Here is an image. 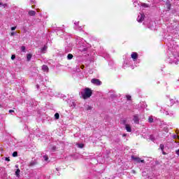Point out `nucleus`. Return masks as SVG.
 Here are the masks:
<instances>
[{"mask_svg": "<svg viewBox=\"0 0 179 179\" xmlns=\"http://www.w3.org/2000/svg\"><path fill=\"white\" fill-rule=\"evenodd\" d=\"M76 145L80 149H83V146H85L83 143H76Z\"/></svg>", "mask_w": 179, "mask_h": 179, "instance_id": "f3484780", "label": "nucleus"}, {"mask_svg": "<svg viewBox=\"0 0 179 179\" xmlns=\"http://www.w3.org/2000/svg\"><path fill=\"white\" fill-rule=\"evenodd\" d=\"M0 107H1V104H0Z\"/></svg>", "mask_w": 179, "mask_h": 179, "instance_id": "de8ad7c7", "label": "nucleus"}, {"mask_svg": "<svg viewBox=\"0 0 179 179\" xmlns=\"http://www.w3.org/2000/svg\"><path fill=\"white\" fill-rule=\"evenodd\" d=\"M36 87H37V89H38V87H39L38 84L36 85Z\"/></svg>", "mask_w": 179, "mask_h": 179, "instance_id": "58836bf2", "label": "nucleus"}, {"mask_svg": "<svg viewBox=\"0 0 179 179\" xmlns=\"http://www.w3.org/2000/svg\"><path fill=\"white\" fill-rule=\"evenodd\" d=\"M21 51L22 52H26V47L25 46H22L21 47Z\"/></svg>", "mask_w": 179, "mask_h": 179, "instance_id": "aec40b11", "label": "nucleus"}, {"mask_svg": "<svg viewBox=\"0 0 179 179\" xmlns=\"http://www.w3.org/2000/svg\"><path fill=\"white\" fill-rule=\"evenodd\" d=\"M3 6L4 8H6V4H3Z\"/></svg>", "mask_w": 179, "mask_h": 179, "instance_id": "ea45409f", "label": "nucleus"}, {"mask_svg": "<svg viewBox=\"0 0 179 179\" xmlns=\"http://www.w3.org/2000/svg\"><path fill=\"white\" fill-rule=\"evenodd\" d=\"M31 57H32V55H31V54H28L27 55V61L29 62V61H30L31 59Z\"/></svg>", "mask_w": 179, "mask_h": 179, "instance_id": "2eb2a0df", "label": "nucleus"}, {"mask_svg": "<svg viewBox=\"0 0 179 179\" xmlns=\"http://www.w3.org/2000/svg\"><path fill=\"white\" fill-rule=\"evenodd\" d=\"M148 122L150 123L153 122V117H152V116L149 117Z\"/></svg>", "mask_w": 179, "mask_h": 179, "instance_id": "412c9836", "label": "nucleus"}, {"mask_svg": "<svg viewBox=\"0 0 179 179\" xmlns=\"http://www.w3.org/2000/svg\"><path fill=\"white\" fill-rule=\"evenodd\" d=\"M141 2L138 1V0H135L133 3L134 6L136 8V6H141Z\"/></svg>", "mask_w": 179, "mask_h": 179, "instance_id": "1a4fd4ad", "label": "nucleus"}, {"mask_svg": "<svg viewBox=\"0 0 179 179\" xmlns=\"http://www.w3.org/2000/svg\"><path fill=\"white\" fill-rule=\"evenodd\" d=\"M15 167L17 169V167H19V165H15Z\"/></svg>", "mask_w": 179, "mask_h": 179, "instance_id": "37998d69", "label": "nucleus"}, {"mask_svg": "<svg viewBox=\"0 0 179 179\" xmlns=\"http://www.w3.org/2000/svg\"><path fill=\"white\" fill-rule=\"evenodd\" d=\"M42 70H43V72H48V66L43 65L42 66Z\"/></svg>", "mask_w": 179, "mask_h": 179, "instance_id": "9d476101", "label": "nucleus"}, {"mask_svg": "<svg viewBox=\"0 0 179 179\" xmlns=\"http://www.w3.org/2000/svg\"><path fill=\"white\" fill-rule=\"evenodd\" d=\"M0 5H2V3H0Z\"/></svg>", "mask_w": 179, "mask_h": 179, "instance_id": "49530a36", "label": "nucleus"}, {"mask_svg": "<svg viewBox=\"0 0 179 179\" xmlns=\"http://www.w3.org/2000/svg\"><path fill=\"white\" fill-rule=\"evenodd\" d=\"M87 110H92V107H91V106H87Z\"/></svg>", "mask_w": 179, "mask_h": 179, "instance_id": "473e14b6", "label": "nucleus"}, {"mask_svg": "<svg viewBox=\"0 0 179 179\" xmlns=\"http://www.w3.org/2000/svg\"><path fill=\"white\" fill-rule=\"evenodd\" d=\"M133 121L135 124H139V115H134L133 116Z\"/></svg>", "mask_w": 179, "mask_h": 179, "instance_id": "0eeeda50", "label": "nucleus"}, {"mask_svg": "<svg viewBox=\"0 0 179 179\" xmlns=\"http://www.w3.org/2000/svg\"><path fill=\"white\" fill-rule=\"evenodd\" d=\"M74 24H75L74 29H75L76 30H78V31H82L83 28H82V27H80V26H79V22H75Z\"/></svg>", "mask_w": 179, "mask_h": 179, "instance_id": "423d86ee", "label": "nucleus"}, {"mask_svg": "<svg viewBox=\"0 0 179 179\" xmlns=\"http://www.w3.org/2000/svg\"><path fill=\"white\" fill-rule=\"evenodd\" d=\"M170 101H171V103H173V99H171Z\"/></svg>", "mask_w": 179, "mask_h": 179, "instance_id": "c03bdc74", "label": "nucleus"}, {"mask_svg": "<svg viewBox=\"0 0 179 179\" xmlns=\"http://www.w3.org/2000/svg\"><path fill=\"white\" fill-rule=\"evenodd\" d=\"M176 155H178V156H179V149L176 151Z\"/></svg>", "mask_w": 179, "mask_h": 179, "instance_id": "72a5a7b5", "label": "nucleus"}, {"mask_svg": "<svg viewBox=\"0 0 179 179\" xmlns=\"http://www.w3.org/2000/svg\"><path fill=\"white\" fill-rule=\"evenodd\" d=\"M43 159H44V161H45V162H47V161L48 160V156L44 155V156H43Z\"/></svg>", "mask_w": 179, "mask_h": 179, "instance_id": "b1692460", "label": "nucleus"}, {"mask_svg": "<svg viewBox=\"0 0 179 179\" xmlns=\"http://www.w3.org/2000/svg\"><path fill=\"white\" fill-rule=\"evenodd\" d=\"M11 30H12V31L16 30V27H11Z\"/></svg>", "mask_w": 179, "mask_h": 179, "instance_id": "2f4dec72", "label": "nucleus"}, {"mask_svg": "<svg viewBox=\"0 0 179 179\" xmlns=\"http://www.w3.org/2000/svg\"><path fill=\"white\" fill-rule=\"evenodd\" d=\"M45 51H47V45H44L43 48H41V52H42L43 54H45Z\"/></svg>", "mask_w": 179, "mask_h": 179, "instance_id": "ddd939ff", "label": "nucleus"}, {"mask_svg": "<svg viewBox=\"0 0 179 179\" xmlns=\"http://www.w3.org/2000/svg\"><path fill=\"white\" fill-rule=\"evenodd\" d=\"M176 137H177V136H176V135H175V136H173V138H176Z\"/></svg>", "mask_w": 179, "mask_h": 179, "instance_id": "a18cd8bd", "label": "nucleus"}, {"mask_svg": "<svg viewBox=\"0 0 179 179\" xmlns=\"http://www.w3.org/2000/svg\"><path fill=\"white\" fill-rule=\"evenodd\" d=\"M28 15H29V16H36V11L29 10V13H28Z\"/></svg>", "mask_w": 179, "mask_h": 179, "instance_id": "f8f14e48", "label": "nucleus"}, {"mask_svg": "<svg viewBox=\"0 0 179 179\" xmlns=\"http://www.w3.org/2000/svg\"><path fill=\"white\" fill-rule=\"evenodd\" d=\"M91 83L93 85H95L96 86H100L101 85V81H100V80L97 79V78H93L91 80Z\"/></svg>", "mask_w": 179, "mask_h": 179, "instance_id": "7ed1b4c3", "label": "nucleus"}, {"mask_svg": "<svg viewBox=\"0 0 179 179\" xmlns=\"http://www.w3.org/2000/svg\"><path fill=\"white\" fill-rule=\"evenodd\" d=\"M159 148H160V149H161V150H162V152H163V150H164V145L160 144Z\"/></svg>", "mask_w": 179, "mask_h": 179, "instance_id": "4be33fe9", "label": "nucleus"}, {"mask_svg": "<svg viewBox=\"0 0 179 179\" xmlns=\"http://www.w3.org/2000/svg\"><path fill=\"white\" fill-rule=\"evenodd\" d=\"M141 6H143V8H148V4L142 3Z\"/></svg>", "mask_w": 179, "mask_h": 179, "instance_id": "cd10ccee", "label": "nucleus"}, {"mask_svg": "<svg viewBox=\"0 0 179 179\" xmlns=\"http://www.w3.org/2000/svg\"><path fill=\"white\" fill-rule=\"evenodd\" d=\"M72 58H73V55H72V54H69V55H67V59L71 60V59H72Z\"/></svg>", "mask_w": 179, "mask_h": 179, "instance_id": "dca6fc26", "label": "nucleus"}, {"mask_svg": "<svg viewBox=\"0 0 179 179\" xmlns=\"http://www.w3.org/2000/svg\"><path fill=\"white\" fill-rule=\"evenodd\" d=\"M76 104H75V102H72V104L71 105V107H76Z\"/></svg>", "mask_w": 179, "mask_h": 179, "instance_id": "c756f323", "label": "nucleus"}, {"mask_svg": "<svg viewBox=\"0 0 179 179\" xmlns=\"http://www.w3.org/2000/svg\"><path fill=\"white\" fill-rule=\"evenodd\" d=\"M15 176L17 178H20V169H17L15 171Z\"/></svg>", "mask_w": 179, "mask_h": 179, "instance_id": "4468645a", "label": "nucleus"}, {"mask_svg": "<svg viewBox=\"0 0 179 179\" xmlns=\"http://www.w3.org/2000/svg\"><path fill=\"white\" fill-rule=\"evenodd\" d=\"M13 157H17V152H14L13 153Z\"/></svg>", "mask_w": 179, "mask_h": 179, "instance_id": "5701e85b", "label": "nucleus"}, {"mask_svg": "<svg viewBox=\"0 0 179 179\" xmlns=\"http://www.w3.org/2000/svg\"><path fill=\"white\" fill-rule=\"evenodd\" d=\"M127 100H131V96L130 95H127L126 96Z\"/></svg>", "mask_w": 179, "mask_h": 179, "instance_id": "c85d7f7f", "label": "nucleus"}, {"mask_svg": "<svg viewBox=\"0 0 179 179\" xmlns=\"http://www.w3.org/2000/svg\"><path fill=\"white\" fill-rule=\"evenodd\" d=\"M131 57L134 59V61H136V59H138V53L133 52Z\"/></svg>", "mask_w": 179, "mask_h": 179, "instance_id": "6e6552de", "label": "nucleus"}, {"mask_svg": "<svg viewBox=\"0 0 179 179\" xmlns=\"http://www.w3.org/2000/svg\"><path fill=\"white\" fill-rule=\"evenodd\" d=\"M144 20H145V15L140 13V15L137 17V22H138L139 23H141V22H143Z\"/></svg>", "mask_w": 179, "mask_h": 179, "instance_id": "39448f33", "label": "nucleus"}, {"mask_svg": "<svg viewBox=\"0 0 179 179\" xmlns=\"http://www.w3.org/2000/svg\"><path fill=\"white\" fill-rule=\"evenodd\" d=\"M9 113H15V110H9Z\"/></svg>", "mask_w": 179, "mask_h": 179, "instance_id": "f704fd0d", "label": "nucleus"}, {"mask_svg": "<svg viewBox=\"0 0 179 179\" xmlns=\"http://www.w3.org/2000/svg\"><path fill=\"white\" fill-rule=\"evenodd\" d=\"M125 128L127 132H131L132 129H131V126L129 124H126Z\"/></svg>", "mask_w": 179, "mask_h": 179, "instance_id": "9b49d317", "label": "nucleus"}, {"mask_svg": "<svg viewBox=\"0 0 179 179\" xmlns=\"http://www.w3.org/2000/svg\"><path fill=\"white\" fill-rule=\"evenodd\" d=\"M15 58H16V55H12L11 59L13 61V59H15Z\"/></svg>", "mask_w": 179, "mask_h": 179, "instance_id": "bb28decb", "label": "nucleus"}, {"mask_svg": "<svg viewBox=\"0 0 179 179\" xmlns=\"http://www.w3.org/2000/svg\"><path fill=\"white\" fill-rule=\"evenodd\" d=\"M10 36H15V32H12V33L10 34Z\"/></svg>", "mask_w": 179, "mask_h": 179, "instance_id": "c9c22d12", "label": "nucleus"}, {"mask_svg": "<svg viewBox=\"0 0 179 179\" xmlns=\"http://www.w3.org/2000/svg\"><path fill=\"white\" fill-rule=\"evenodd\" d=\"M150 141H152V142H155V136L150 135Z\"/></svg>", "mask_w": 179, "mask_h": 179, "instance_id": "6ab92c4d", "label": "nucleus"}, {"mask_svg": "<svg viewBox=\"0 0 179 179\" xmlns=\"http://www.w3.org/2000/svg\"><path fill=\"white\" fill-rule=\"evenodd\" d=\"M92 94V90L90 88H85L83 91L81 92V96L83 99L86 100V99H89Z\"/></svg>", "mask_w": 179, "mask_h": 179, "instance_id": "f03ea898", "label": "nucleus"}, {"mask_svg": "<svg viewBox=\"0 0 179 179\" xmlns=\"http://www.w3.org/2000/svg\"><path fill=\"white\" fill-rule=\"evenodd\" d=\"M55 120H59V113H57L55 114Z\"/></svg>", "mask_w": 179, "mask_h": 179, "instance_id": "a211bd4d", "label": "nucleus"}, {"mask_svg": "<svg viewBox=\"0 0 179 179\" xmlns=\"http://www.w3.org/2000/svg\"><path fill=\"white\" fill-rule=\"evenodd\" d=\"M85 68V66H81V69H83Z\"/></svg>", "mask_w": 179, "mask_h": 179, "instance_id": "4c0bfd02", "label": "nucleus"}, {"mask_svg": "<svg viewBox=\"0 0 179 179\" xmlns=\"http://www.w3.org/2000/svg\"><path fill=\"white\" fill-rule=\"evenodd\" d=\"M132 160H134L136 163H145V160L141 159V158L135 156H131Z\"/></svg>", "mask_w": 179, "mask_h": 179, "instance_id": "20e7f679", "label": "nucleus"}, {"mask_svg": "<svg viewBox=\"0 0 179 179\" xmlns=\"http://www.w3.org/2000/svg\"><path fill=\"white\" fill-rule=\"evenodd\" d=\"M166 62L171 64H175V65H178V62H179L178 53L171 52L169 55L168 58L166 59Z\"/></svg>", "mask_w": 179, "mask_h": 179, "instance_id": "f257e3e1", "label": "nucleus"}, {"mask_svg": "<svg viewBox=\"0 0 179 179\" xmlns=\"http://www.w3.org/2000/svg\"><path fill=\"white\" fill-rule=\"evenodd\" d=\"M166 8L169 10L170 8H171V3H166Z\"/></svg>", "mask_w": 179, "mask_h": 179, "instance_id": "393cba45", "label": "nucleus"}, {"mask_svg": "<svg viewBox=\"0 0 179 179\" xmlns=\"http://www.w3.org/2000/svg\"><path fill=\"white\" fill-rule=\"evenodd\" d=\"M143 108H146L148 107V105H146V103L145 102H143Z\"/></svg>", "mask_w": 179, "mask_h": 179, "instance_id": "a878e982", "label": "nucleus"}, {"mask_svg": "<svg viewBox=\"0 0 179 179\" xmlns=\"http://www.w3.org/2000/svg\"><path fill=\"white\" fill-rule=\"evenodd\" d=\"M162 154L163 155H167V153H166L164 151H162Z\"/></svg>", "mask_w": 179, "mask_h": 179, "instance_id": "e433bc0d", "label": "nucleus"}, {"mask_svg": "<svg viewBox=\"0 0 179 179\" xmlns=\"http://www.w3.org/2000/svg\"><path fill=\"white\" fill-rule=\"evenodd\" d=\"M31 2H32V3H34V1L31 0Z\"/></svg>", "mask_w": 179, "mask_h": 179, "instance_id": "a19ab883", "label": "nucleus"}, {"mask_svg": "<svg viewBox=\"0 0 179 179\" xmlns=\"http://www.w3.org/2000/svg\"><path fill=\"white\" fill-rule=\"evenodd\" d=\"M5 160L6 162H10V159H9V157H6Z\"/></svg>", "mask_w": 179, "mask_h": 179, "instance_id": "7c9ffc66", "label": "nucleus"}, {"mask_svg": "<svg viewBox=\"0 0 179 179\" xmlns=\"http://www.w3.org/2000/svg\"><path fill=\"white\" fill-rule=\"evenodd\" d=\"M123 68H125V64H123Z\"/></svg>", "mask_w": 179, "mask_h": 179, "instance_id": "79ce46f5", "label": "nucleus"}]
</instances>
